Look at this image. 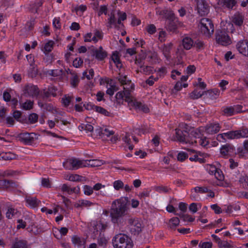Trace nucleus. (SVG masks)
<instances>
[{"mask_svg":"<svg viewBox=\"0 0 248 248\" xmlns=\"http://www.w3.org/2000/svg\"><path fill=\"white\" fill-rule=\"evenodd\" d=\"M94 203L88 200H79L75 204V207L76 208L88 207L93 205Z\"/></svg>","mask_w":248,"mask_h":248,"instance_id":"c756f323","label":"nucleus"},{"mask_svg":"<svg viewBox=\"0 0 248 248\" xmlns=\"http://www.w3.org/2000/svg\"><path fill=\"white\" fill-rule=\"evenodd\" d=\"M114 188L116 190H119L124 187V184L121 180L115 181L113 183Z\"/></svg>","mask_w":248,"mask_h":248,"instance_id":"37998d69","label":"nucleus"},{"mask_svg":"<svg viewBox=\"0 0 248 248\" xmlns=\"http://www.w3.org/2000/svg\"><path fill=\"white\" fill-rule=\"evenodd\" d=\"M182 45L186 50H189L193 46V40L189 37H184L182 41Z\"/></svg>","mask_w":248,"mask_h":248,"instance_id":"5701e85b","label":"nucleus"},{"mask_svg":"<svg viewBox=\"0 0 248 248\" xmlns=\"http://www.w3.org/2000/svg\"><path fill=\"white\" fill-rule=\"evenodd\" d=\"M83 189H84V193L86 195L89 196V195H91V194H92L93 193V188L89 186H87V185L84 186Z\"/></svg>","mask_w":248,"mask_h":248,"instance_id":"864d4df0","label":"nucleus"},{"mask_svg":"<svg viewBox=\"0 0 248 248\" xmlns=\"http://www.w3.org/2000/svg\"><path fill=\"white\" fill-rule=\"evenodd\" d=\"M33 102L28 100L23 104V108L26 110H29L32 108Z\"/></svg>","mask_w":248,"mask_h":248,"instance_id":"603ef678","label":"nucleus"},{"mask_svg":"<svg viewBox=\"0 0 248 248\" xmlns=\"http://www.w3.org/2000/svg\"><path fill=\"white\" fill-rule=\"evenodd\" d=\"M12 248H27V244L25 241L18 240L13 244Z\"/></svg>","mask_w":248,"mask_h":248,"instance_id":"c9c22d12","label":"nucleus"},{"mask_svg":"<svg viewBox=\"0 0 248 248\" xmlns=\"http://www.w3.org/2000/svg\"><path fill=\"white\" fill-rule=\"evenodd\" d=\"M123 140L129 145L128 148L130 150H132L133 149V146L130 144V135L128 133H126L125 136L123 138Z\"/></svg>","mask_w":248,"mask_h":248,"instance_id":"79ce46f5","label":"nucleus"},{"mask_svg":"<svg viewBox=\"0 0 248 248\" xmlns=\"http://www.w3.org/2000/svg\"><path fill=\"white\" fill-rule=\"evenodd\" d=\"M63 166L69 170H77L80 168L86 167V160L77 158L69 159L63 163Z\"/></svg>","mask_w":248,"mask_h":248,"instance_id":"423d86ee","label":"nucleus"},{"mask_svg":"<svg viewBox=\"0 0 248 248\" xmlns=\"http://www.w3.org/2000/svg\"><path fill=\"white\" fill-rule=\"evenodd\" d=\"M220 130V126L218 124H211L208 125L206 130L209 134H213L218 132Z\"/></svg>","mask_w":248,"mask_h":248,"instance_id":"bb28decb","label":"nucleus"},{"mask_svg":"<svg viewBox=\"0 0 248 248\" xmlns=\"http://www.w3.org/2000/svg\"><path fill=\"white\" fill-rule=\"evenodd\" d=\"M83 63V60L80 58H76L73 61V66L76 68L80 67Z\"/></svg>","mask_w":248,"mask_h":248,"instance_id":"052dcab7","label":"nucleus"},{"mask_svg":"<svg viewBox=\"0 0 248 248\" xmlns=\"http://www.w3.org/2000/svg\"><path fill=\"white\" fill-rule=\"evenodd\" d=\"M40 90L38 87L33 84H27L23 89V94L26 96H37L39 95Z\"/></svg>","mask_w":248,"mask_h":248,"instance_id":"1a4fd4ad","label":"nucleus"},{"mask_svg":"<svg viewBox=\"0 0 248 248\" xmlns=\"http://www.w3.org/2000/svg\"><path fill=\"white\" fill-rule=\"evenodd\" d=\"M237 139L248 137V129L243 128L241 130H236Z\"/></svg>","mask_w":248,"mask_h":248,"instance_id":"e433bc0d","label":"nucleus"},{"mask_svg":"<svg viewBox=\"0 0 248 248\" xmlns=\"http://www.w3.org/2000/svg\"><path fill=\"white\" fill-rule=\"evenodd\" d=\"M127 228L132 235H137L142 231L143 224L139 218L129 217L127 219Z\"/></svg>","mask_w":248,"mask_h":248,"instance_id":"20e7f679","label":"nucleus"},{"mask_svg":"<svg viewBox=\"0 0 248 248\" xmlns=\"http://www.w3.org/2000/svg\"><path fill=\"white\" fill-rule=\"evenodd\" d=\"M97 242L99 246H103L107 244V240L105 237L100 236L98 239Z\"/></svg>","mask_w":248,"mask_h":248,"instance_id":"338daca9","label":"nucleus"},{"mask_svg":"<svg viewBox=\"0 0 248 248\" xmlns=\"http://www.w3.org/2000/svg\"><path fill=\"white\" fill-rule=\"evenodd\" d=\"M113 134L114 132L113 131H109L107 128H105L101 130L100 136H102V138H103L105 136L109 137Z\"/></svg>","mask_w":248,"mask_h":248,"instance_id":"49530a36","label":"nucleus"},{"mask_svg":"<svg viewBox=\"0 0 248 248\" xmlns=\"http://www.w3.org/2000/svg\"><path fill=\"white\" fill-rule=\"evenodd\" d=\"M198 13L202 16L207 15L209 11V6L205 0H196Z\"/></svg>","mask_w":248,"mask_h":248,"instance_id":"9b49d317","label":"nucleus"},{"mask_svg":"<svg viewBox=\"0 0 248 248\" xmlns=\"http://www.w3.org/2000/svg\"><path fill=\"white\" fill-rule=\"evenodd\" d=\"M187 125H186V127ZM186 130H181L180 129H175V135L177 140L181 142H190V140L188 138V131H187V127H185Z\"/></svg>","mask_w":248,"mask_h":248,"instance_id":"9d476101","label":"nucleus"},{"mask_svg":"<svg viewBox=\"0 0 248 248\" xmlns=\"http://www.w3.org/2000/svg\"><path fill=\"white\" fill-rule=\"evenodd\" d=\"M233 147L229 144H226L220 148V154L223 156L230 155L233 152Z\"/></svg>","mask_w":248,"mask_h":248,"instance_id":"412c9836","label":"nucleus"},{"mask_svg":"<svg viewBox=\"0 0 248 248\" xmlns=\"http://www.w3.org/2000/svg\"><path fill=\"white\" fill-rule=\"evenodd\" d=\"M140 72L143 73L145 75H150L153 73L154 71L153 67L150 66H145L144 65H140Z\"/></svg>","mask_w":248,"mask_h":248,"instance_id":"2f4dec72","label":"nucleus"},{"mask_svg":"<svg viewBox=\"0 0 248 248\" xmlns=\"http://www.w3.org/2000/svg\"><path fill=\"white\" fill-rule=\"evenodd\" d=\"M146 30L149 34H153L156 32V27L154 24H149L146 27Z\"/></svg>","mask_w":248,"mask_h":248,"instance_id":"8fccbe9b","label":"nucleus"},{"mask_svg":"<svg viewBox=\"0 0 248 248\" xmlns=\"http://www.w3.org/2000/svg\"><path fill=\"white\" fill-rule=\"evenodd\" d=\"M218 4L222 7L232 9L237 3L236 0H218Z\"/></svg>","mask_w":248,"mask_h":248,"instance_id":"2eb2a0df","label":"nucleus"},{"mask_svg":"<svg viewBox=\"0 0 248 248\" xmlns=\"http://www.w3.org/2000/svg\"><path fill=\"white\" fill-rule=\"evenodd\" d=\"M216 40L217 44L224 46L232 43L231 38L225 29L217 30L216 31Z\"/></svg>","mask_w":248,"mask_h":248,"instance_id":"0eeeda50","label":"nucleus"},{"mask_svg":"<svg viewBox=\"0 0 248 248\" xmlns=\"http://www.w3.org/2000/svg\"><path fill=\"white\" fill-rule=\"evenodd\" d=\"M108 16L109 18L108 19L107 27L108 28H111L112 25H113L115 28H120V27H119V26L116 23V19L114 13L113 12H111L110 14L108 15Z\"/></svg>","mask_w":248,"mask_h":248,"instance_id":"a211bd4d","label":"nucleus"},{"mask_svg":"<svg viewBox=\"0 0 248 248\" xmlns=\"http://www.w3.org/2000/svg\"><path fill=\"white\" fill-rule=\"evenodd\" d=\"M38 105L39 107L43 108L44 110H46V111L51 112L52 113H55V112H57V110L51 104H44L42 102H39Z\"/></svg>","mask_w":248,"mask_h":248,"instance_id":"393cba45","label":"nucleus"},{"mask_svg":"<svg viewBox=\"0 0 248 248\" xmlns=\"http://www.w3.org/2000/svg\"><path fill=\"white\" fill-rule=\"evenodd\" d=\"M95 111L105 116H112V113H111L110 112H108L107 109L99 106H97L95 107Z\"/></svg>","mask_w":248,"mask_h":248,"instance_id":"473e14b6","label":"nucleus"},{"mask_svg":"<svg viewBox=\"0 0 248 248\" xmlns=\"http://www.w3.org/2000/svg\"><path fill=\"white\" fill-rule=\"evenodd\" d=\"M209 143V142L207 139L202 135L201 138H198L197 139L194 140V143H199L202 147H205L208 145Z\"/></svg>","mask_w":248,"mask_h":248,"instance_id":"7c9ffc66","label":"nucleus"},{"mask_svg":"<svg viewBox=\"0 0 248 248\" xmlns=\"http://www.w3.org/2000/svg\"><path fill=\"white\" fill-rule=\"evenodd\" d=\"M236 48L239 52L243 55H246L248 51V40H243L239 41L236 46Z\"/></svg>","mask_w":248,"mask_h":248,"instance_id":"f8f14e48","label":"nucleus"},{"mask_svg":"<svg viewBox=\"0 0 248 248\" xmlns=\"http://www.w3.org/2000/svg\"><path fill=\"white\" fill-rule=\"evenodd\" d=\"M200 24L202 33L207 37H210L214 31V25L212 21L208 18H203L201 19Z\"/></svg>","mask_w":248,"mask_h":248,"instance_id":"39448f33","label":"nucleus"},{"mask_svg":"<svg viewBox=\"0 0 248 248\" xmlns=\"http://www.w3.org/2000/svg\"><path fill=\"white\" fill-rule=\"evenodd\" d=\"M180 220L177 217H174L169 219L167 223L168 228L171 230H175L176 228L179 225Z\"/></svg>","mask_w":248,"mask_h":248,"instance_id":"4be33fe9","label":"nucleus"},{"mask_svg":"<svg viewBox=\"0 0 248 248\" xmlns=\"http://www.w3.org/2000/svg\"><path fill=\"white\" fill-rule=\"evenodd\" d=\"M114 248H132V241L127 235L119 233L116 235L112 240Z\"/></svg>","mask_w":248,"mask_h":248,"instance_id":"7ed1b4c3","label":"nucleus"},{"mask_svg":"<svg viewBox=\"0 0 248 248\" xmlns=\"http://www.w3.org/2000/svg\"><path fill=\"white\" fill-rule=\"evenodd\" d=\"M36 134L34 133H22L18 135V140L25 144L31 145L37 139Z\"/></svg>","mask_w":248,"mask_h":248,"instance_id":"6e6552de","label":"nucleus"},{"mask_svg":"<svg viewBox=\"0 0 248 248\" xmlns=\"http://www.w3.org/2000/svg\"><path fill=\"white\" fill-rule=\"evenodd\" d=\"M41 184L44 187L47 188L51 187V184L48 178H42Z\"/></svg>","mask_w":248,"mask_h":248,"instance_id":"e2e57ef3","label":"nucleus"},{"mask_svg":"<svg viewBox=\"0 0 248 248\" xmlns=\"http://www.w3.org/2000/svg\"><path fill=\"white\" fill-rule=\"evenodd\" d=\"M72 97L69 96L65 95L62 98V101L63 105L65 107H67L69 105Z\"/></svg>","mask_w":248,"mask_h":248,"instance_id":"4d7b16f0","label":"nucleus"},{"mask_svg":"<svg viewBox=\"0 0 248 248\" xmlns=\"http://www.w3.org/2000/svg\"><path fill=\"white\" fill-rule=\"evenodd\" d=\"M108 12V8L107 6L102 5L100 7L99 11L98 13V16H100L102 14H104L105 15H107Z\"/></svg>","mask_w":248,"mask_h":248,"instance_id":"774afa93","label":"nucleus"},{"mask_svg":"<svg viewBox=\"0 0 248 248\" xmlns=\"http://www.w3.org/2000/svg\"><path fill=\"white\" fill-rule=\"evenodd\" d=\"M193 189L196 193H204L208 191V188L206 187L197 186L194 187Z\"/></svg>","mask_w":248,"mask_h":248,"instance_id":"bf43d9fd","label":"nucleus"},{"mask_svg":"<svg viewBox=\"0 0 248 248\" xmlns=\"http://www.w3.org/2000/svg\"><path fill=\"white\" fill-rule=\"evenodd\" d=\"M187 157H188L187 154L184 152L179 153L177 155V159L181 161L185 160Z\"/></svg>","mask_w":248,"mask_h":248,"instance_id":"69168bd1","label":"nucleus"},{"mask_svg":"<svg viewBox=\"0 0 248 248\" xmlns=\"http://www.w3.org/2000/svg\"><path fill=\"white\" fill-rule=\"evenodd\" d=\"M81 176L78 174H70L69 178H65V179L70 181H79L81 180Z\"/></svg>","mask_w":248,"mask_h":248,"instance_id":"09e8293b","label":"nucleus"},{"mask_svg":"<svg viewBox=\"0 0 248 248\" xmlns=\"http://www.w3.org/2000/svg\"><path fill=\"white\" fill-rule=\"evenodd\" d=\"M244 17L240 14H235L232 19V22L236 25L241 26L244 22Z\"/></svg>","mask_w":248,"mask_h":248,"instance_id":"a878e982","label":"nucleus"},{"mask_svg":"<svg viewBox=\"0 0 248 248\" xmlns=\"http://www.w3.org/2000/svg\"><path fill=\"white\" fill-rule=\"evenodd\" d=\"M78 128L80 131L86 130L87 132H92L93 130V125L89 124H82Z\"/></svg>","mask_w":248,"mask_h":248,"instance_id":"f704fd0d","label":"nucleus"},{"mask_svg":"<svg viewBox=\"0 0 248 248\" xmlns=\"http://www.w3.org/2000/svg\"><path fill=\"white\" fill-rule=\"evenodd\" d=\"M92 54L94 56L96 59L99 60H103L107 56V53L104 50L102 46H100L98 49H93Z\"/></svg>","mask_w":248,"mask_h":248,"instance_id":"4468645a","label":"nucleus"},{"mask_svg":"<svg viewBox=\"0 0 248 248\" xmlns=\"http://www.w3.org/2000/svg\"><path fill=\"white\" fill-rule=\"evenodd\" d=\"M223 112L226 116H230L234 114V109L232 107H227L224 109Z\"/></svg>","mask_w":248,"mask_h":248,"instance_id":"a18cd8bd","label":"nucleus"},{"mask_svg":"<svg viewBox=\"0 0 248 248\" xmlns=\"http://www.w3.org/2000/svg\"><path fill=\"white\" fill-rule=\"evenodd\" d=\"M112 60L116 64L117 67H121L122 64L120 62V59L117 53H113L112 56Z\"/></svg>","mask_w":248,"mask_h":248,"instance_id":"c03bdc74","label":"nucleus"},{"mask_svg":"<svg viewBox=\"0 0 248 248\" xmlns=\"http://www.w3.org/2000/svg\"><path fill=\"white\" fill-rule=\"evenodd\" d=\"M205 97L211 100L217 98L220 95V91L217 89H213L203 92Z\"/></svg>","mask_w":248,"mask_h":248,"instance_id":"ddd939ff","label":"nucleus"},{"mask_svg":"<svg viewBox=\"0 0 248 248\" xmlns=\"http://www.w3.org/2000/svg\"><path fill=\"white\" fill-rule=\"evenodd\" d=\"M128 199L127 197H122L112 202L110 216L113 223L119 225L123 222V217L128 214Z\"/></svg>","mask_w":248,"mask_h":248,"instance_id":"f03ea898","label":"nucleus"},{"mask_svg":"<svg viewBox=\"0 0 248 248\" xmlns=\"http://www.w3.org/2000/svg\"><path fill=\"white\" fill-rule=\"evenodd\" d=\"M1 158L3 160H9L15 158V155L11 153H1Z\"/></svg>","mask_w":248,"mask_h":248,"instance_id":"58836bf2","label":"nucleus"},{"mask_svg":"<svg viewBox=\"0 0 248 248\" xmlns=\"http://www.w3.org/2000/svg\"><path fill=\"white\" fill-rule=\"evenodd\" d=\"M86 160V167H99L104 164V162L101 160L90 159Z\"/></svg>","mask_w":248,"mask_h":248,"instance_id":"b1692460","label":"nucleus"},{"mask_svg":"<svg viewBox=\"0 0 248 248\" xmlns=\"http://www.w3.org/2000/svg\"><path fill=\"white\" fill-rule=\"evenodd\" d=\"M187 136L188 138H189L190 140V142L188 143L193 144L194 143V140L197 139L198 138H201L202 135L197 129H193L190 131V130H189Z\"/></svg>","mask_w":248,"mask_h":248,"instance_id":"f3484780","label":"nucleus"},{"mask_svg":"<svg viewBox=\"0 0 248 248\" xmlns=\"http://www.w3.org/2000/svg\"><path fill=\"white\" fill-rule=\"evenodd\" d=\"M0 186L4 188H8L16 187L18 186V185L13 180L3 179L0 180Z\"/></svg>","mask_w":248,"mask_h":248,"instance_id":"dca6fc26","label":"nucleus"},{"mask_svg":"<svg viewBox=\"0 0 248 248\" xmlns=\"http://www.w3.org/2000/svg\"><path fill=\"white\" fill-rule=\"evenodd\" d=\"M201 248H212V243L207 242H200L199 245Z\"/></svg>","mask_w":248,"mask_h":248,"instance_id":"0e129e2a","label":"nucleus"},{"mask_svg":"<svg viewBox=\"0 0 248 248\" xmlns=\"http://www.w3.org/2000/svg\"><path fill=\"white\" fill-rule=\"evenodd\" d=\"M72 243L77 246L78 248H85V241L77 235H74L72 238Z\"/></svg>","mask_w":248,"mask_h":248,"instance_id":"6ab92c4d","label":"nucleus"},{"mask_svg":"<svg viewBox=\"0 0 248 248\" xmlns=\"http://www.w3.org/2000/svg\"><path fill=\"white\" fill-rule=\"evenodd\" d=\"M21 174V171L18 170H8L3 171L1 176L3 177L15 176Z\"/></svg>","mask_w":248,"mask_h":248,"instance_id":"c85d7f7f","label":"nucleus"},{"mask_svg":"<svg viewBox=\"0 0 248 248\" xmlns=\"http://www.w3.org/2000/svg\"><path fill=\"white\" fill-rule=\"evenodd\" d=\"M116 78L124 87L123 91L125 95L124 100L128 103V105L134 107L136 110H140L145 113L148 112L149 109L147 106L140 102L137 101L131 95V93L134 89V84L131 82V80L127 79V76H123L119 73Z\"/></svg>","mask_w":248,"mask_h":248,"instance_id":"f257e3e1","label":"nucleus"},{"mask_svg":"<svg viewBox=\"0 0 248 248\" xmlns=\"http://www.w3.org/2000/svg\"><path fill=\"white\" fill-rule=\"evenodd\" d=\"M118 90V88L115 85H111L110 88H108L106 91V93L112 96L113 95L114 92Z\"/></svg>","mask_w":248,"mask_h":248,"instance_id":"13d9d810","label":"nucleus"},{"mask_svg":"<svg viewBox=\"0 0 248 248\" xmlns=\"http://www.w3.org/2000/svg\"><path fill=\"white\" fill-rule=\"evenodd\" d=\"M25 200L26 203L32 208L37 207L40 203V201L35 197L27 196Z\"/></svg>","mask_w":248,"mask_h":248,"instance_id":"aec40b11","label":"nucleus"},{"mask_svg":"<svg viewBox=\"0 0 248 248\" xmlns=\"http://www.w3.org/2000/svg\"><path fill=\"white\" fill-rule=\"evenodd\" d=\"M16 212V210L12 208L9 207L6 212V217L8 218H11Z\"/></svg>","mask_w":248,"mask_h":248,"instance_id":"5fc2aeb1","label":"nucleus"},{"mask_svg":"<svg viewBox=\"0 0 248 248\" xmlns=\"http://www.w3.org/2000/svg\"><path fill=\"white\" fill-rule=\"evenodd\" d=\"M79 81V79L78 76L76 75H74L71 78V84L73 87H76L78 84Z\"/></svg>","mask_w":248,"mask_h":248,"instance_id":"3c124183","label":"nucleus"},{"mask_svg":"<svg viewBox=\"0 0 248 248\" xmlns=\"http://www.w3.org/2000/svg\"><path fill=\"white\" fill-rule=\"evenodd\" d=\"M203 95H204L203 92L201 93L200 91H198V90L195 89L190 94L189 97L191 99H196L201 97Z\"/></svg>","mask_w":248,"mask_h":248,"instance_id":"4c0bfd02","label":"nucleus"},{"mask_svg":"<svg viewBox=\"0 0 248 248\" xmlns=\"http://www.w3.org/2000/svg\"><path fill=\"white\" fill-rule=\"evenodd\" d=\"M181 25V23L179 22L177 19H174L173 20L169 21L168 25V29L171 31H175L178 26Z\"/></svg>","mask_w":248,"mask_h":248,"instance_id":"cd10ccee","label":"nucleus"},{"mask_svg":"<svg viewBox=\"0 0 248 248\" xmlns=\"http://www.w3.org/2000/svg\"><path fill=\"white\" fill-rule=\"evenodd\" d=\"M43 2L40 1L37 3H34L30 6V11L33 13H37L38 9L42 5Z\"/></svg>","mask_w":248,"mask_h":248,"instance_id":"72a5a7b5","label":"nucleus"},{"mask_svg":"<svg viewBox=\"0 0 248 248\" xmlns=\"http://www.w3.org/2000/svg\"><path fill=\"white\" fill-rule=\"evenodd\" d=\"M54 42L52 41H49L46 43L44 46L45 51L47 53H49L52 50Z\"/></svg>","mask_w":248,"mask_h":248,"instance_id":"de8ad7c7","label":"nucleus"},{"mask_svg":"<svg viewBox=\"0 0 248 248\" xmlns=\"http://www.w3.org/2000/svg\"><path fill=\"white\" fill-rule=\"evenodd\" d=\"M124 97H125V95L124 91L118 92L115 95L117 103L120 104H122Z\"/></svg>","mask_w":248,"mask_h":248,"instance_id":"a19ab883","label":"nucleus"},{"mask_svg":"<svg viewBox=\"0 0 248 248\" xmlns=\"http://www.w3.org/2000/svg\"><path fill=\"white\" fill-rule=\"evenodd\" d=\"M48 73L49 75L53 77H59L63 74V71L62 69H55L48 71Z\"/></svg>","mask_w":248,"mask_h":248,"instance_id":"ea45409f","label":"nucleus"},{"mask_svg":"<svg viewBox=\"0 0 248 248\" xmlns=\"http://www.w3.org/2000/svg\"><path fill=\"white\" fill-rule=\"evenodd\" d=\"M61 190L63 192H66L69 194H72V188L65 184L62 185Z\"/></svg>","mask_w":248,"mask_h":248,"instance_id":"680f3d73","label":"nucleus"},{"mask_svg":"<svg viewBox=\"0 0 248 248\" xmlns=\"http://www.w3.org/2000/svg\"><path fill=\"white\" fill-rule=\"evenodd\" d=\"M38 117L36 113H31L29 116V121L31 124H34L37 121Z\"/></svg>","mask_w":248,"mask_h":248,"instance_id":"6e6d98bb","label":"nucleus"}]
</instances>
